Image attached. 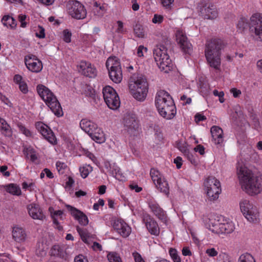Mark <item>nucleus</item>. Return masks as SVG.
<instances>
[{"label":"nucleus","instance_id":"53","mask_svg":"<svg viewBox=\"0 0 262 262\" xmlns=\"http://www.w3.org/2000/svg\"><path fill=\"white\" fill-rule=\"evenodd\" d=\"M219 256L223 260V262H231L233 260V259L228 254L225 253L220 254Z\"/></svg>","mask_w":262,"mask_h":262},{"label":"nucleus","instance_id":"22","mask_svg":"<svg viewBox=\"0 0 262 262\" xmlns=\"http://www.w3.org/2000/svg\"><path fill=\"white\" fill-rule=\"evenodd\" d=\"M113 227L119 234L124 237H127L130 233V228L125 223L117 221L114 222Z\"/></svg>","mask_w":262,"mask_h":262},{"label":"nucleus","instance_id":"63","mask_svg":"<svg viewBox=\"0 0 262 262\" xmlns=\"http://www.w3.org/2000/svg\"><path fill=\"white\" fill-rule=\"evenodd\" d=\"M145 50V51H147V48H145L143 46H140L137 49V55L141 57L143 56V50Z\"/></svg>","mask_w":262,"mask_h":262},{"label":"nucleus","instance_id":"41","mask_svg":"<svg viewBox=\"0 0 262 262\" xmlns=\"http://www.w3.org/2000/svg\"><path fill=\"white\" fill-rule=\"evenodd\" d=\"M93 170V167L90 165H85L82 167L79 168V171L81 176L83 178H86L90 172Z\"/></svg>","mask_w":262,"mask_h":262},{"label":"nucleus","instance_id":"15","mask_svg":"<svg viewBox=\"0 0 262 262\" xmlns=\"http://www.w3.org/2000/svg\"><path fill=\"white\" fill-rule=\"evenodd\" d=\"M36 129L42 136L52 144L57 143L56 138L51 129L41 122H38L35 124Z\"/></svg>","mask_w":262,"mask_h":262},{"label":"nucleus","instance_id":"50","mask_svg":"<svg viewBox=\"0 0 262 262\" xmlns=\"http://www.w3.org/2000/svg\"><path fill=\"white\" fill-rule=\"evenodd\" d=\"M27 16L26 15L20 14L18 16V20L20 23V27L25 28L27 26V23L26 21Z\"/></svg>","mask_w":262,"mask_h":262},{"label":"nucleus","instance_id":"26","mask_svg":"<svg viewBox=\"0 0 262 262\" xmlns=\"http://www.w3.org/2000/svg\"><path fill=\"white\" fill-rule=\"evenodd\" d=\"M110 79L116 83H120L122 79L121 69L108 70Z\"/></svg>","mask_w":262,"mask_h":262},{"label":"nucleus","instance_id":"14","mask_svg":"<svg viewBox=\"0 0 262 262\" xmlns=\"http://www.w3.org/2000/svg\"><path fill=\"white\" fill-rule=\"evenodd\" d=\"M177 41L182 51L185 54L190 55L192 51V45L188 41V38L183 30H179L176 32Z\"/></svg>","mask_w":262,"mask_h":262},{"label":"nucleus","instance_id":"1","mask_svg":"<svg viewBox=\"0 0 262 262\" xmlns=\"http://www.w3.org/2000/svg\"><path fill=\"white\" fill-rule=\"evenodd\" d=\"M237 174L242 187L249 194H257L262 190L260 179L245 166L237 168Z\"/></svg>","mask_w":262,"mask_h":262},{"label":"nucleus","instance_id":"3","mask_svg":"<svg viewBox=\"0 0 262 262\" xmlns=\"http://www.w3.org/2000/svg\"><path fill=\"white\" fill-rule=\"evenodd\" d=\"M156 106L160 115L166 119H171L176 115L177 110L174 101L168 93L159 91L155 98Z\"/></svg>","mask_w":262,"mask_h":262},{"label":"nucleus","instance_id":"47","mask_svg":"<svg viewBox=\"0 0 262 262\" xmlns=\"http://www.w3.org/2000/svg\"><path fill=\"white\" fill-rule=\"evenodd\" d=\"M184 156L187 158L191 164L193 165H196L198 164L197 160L194 155L192 153L190 152L189 150L188 151H185Z\"/></svg>","mask_w":262,"mask_h":262},{"label":"nucleus","instance_id":"39","mask_svg":"<svg viewBox=\"0 0 262 262\" xmlns=\"http://www.w3.org/2000/svg\"><path fill=\"white\" fill-rule=\"evenodd\" d=\"M77 230L82 240L85 243H88V239L91 238L92 236L86 229H81L78 226L77 227Z\"/></svg>","mask_w":262,"mask_h":262},{"label":"nucleus","instance_id":"42","mask_svg":"<svg viewBox=\"0 0 262 262\" xmlns=\"http://www.w3.org/2000/svg\"><path fill=\"white\" fill-rule=\"evenodd\" d=\"M107 257L109 262H122L119 254L115 252H109Z\"/></svg>","mask_w":262,"mask_h":262},{"label":"nucleus","instance_id":"4","mask_svg":"<svg viewBox=\"0 0 262 262\" xmlns=\"http://www.w3.org/2000/svg\"><path fill=\"white\" fill-rule=\"evenodd\" d=\"M225 47L224 41L219 38L212 39L206 43L205 57L209 66L215 70L220 69L221 50Z\"/></svg>","mask_w":262,"mask_h":262},{"label":"nucleus","instance_id":"34","mask_svg":"<svg viewBox=\"0 0 262 262\" xmlns=\"http://www.w3.org/2000/svg\"><path fill=\"white\" fill-rule=\"evenodd\" d=\"M23 152L26 157V158H30L31 162H35V161L37 159V156L36 154V151L33 148L31 147L25 148L23 150Z\"/></svg>","mask_w":262,"mask_h":262},{"label":"nucleus","instance_id":"17","mask_svg":"<svg viewBox=\"0 0 262 262\" xmlns=\"http://www.w3.org/2000/svg\"><path fill=\"white\" fill-rule=\"evenodd\" d=\"M142 221L151 234L158 235L160 233V228L157 222L147 213L143 214Z\"/></svg>","mask_w":262,"mask_h":262},{"label":"nucleus","instance_id":"29","mask_svg":"<svg viewBox=\"0 0 262 262\" xmlns=\"http://www.w3.org/2000/svg\"><path fill=\"white\" fill-rule=\"evenodd\" d=\"M89 135L96 142L101 143L105 141V137L103 132L98 127H97V129H95Z\"/></svg>","mask_w":262,"mask_h":262},{"label":"nucleus","instance_id":"48","mask_svg":"<svg viewBox=\"0 0 262 262\" xmlns=\"http://www.w3.org/2000/svg\"><path fill=\"white\" fill-rule=\"evenodd\" d=\"M63 40L67 42H70L71 41V38L72 36V33L68 29H65L63 31Z\"/></svg>","mask_w":262,"mask_h":262},{"label":"nucleus","instance_id":"25","mask_svg":"<svg viewBox=\"0 0 262 262\" xmlns=\"http://www.w3.org/2000/svg\"><path fill=\"white\" fill-rule=\"evenodd\" d=\"M12 236L16 242L21 243L25 241L27 235L25 231L22 228L15 227L12 231Z\"/></svg>","mask_w":262,"mask_h":262},{"label":"nucleus","instance_id":"12","mask_svg":"<svg viewBox=\"0 0 262 262\" xmlns=\"http://www.w3.org/2000/svg\"><path fill=\"white\" fill-rule=\"evenodd\" d=\"M123 124L127 132L134 135L139 128V121L137 116L131 112H127L123 118Z\"/></svg>","mask_w":262,"mask_h":262},{"label":"nucleus","instance_id":"46","mask_svg":"<svg viewBox=\"0 0 262 262\" xmlns=\"http://www.w3.org/2000/svg\"><path fill=\"white\" fill-rule=\"evenodd\" d=\"M17 126L19 128V131H20L23 134H24L27 137H31L32 136V133H31V132L21 123H18Z\"/></svg>","mask_w":262,"mask_h":262},{"label":"nucleus","instance_id":"23","mask_svg":"<svg viewBox=\"0 0 262 262\" xmlns=\"http://www.w3.org/2000/svg\"><path fill=\"white\" fill-rule=\"evenodd\" d=\"M148 205L151 211L159 220L164 222H166V214L157 203L150 202Z\"/></svg>","mask_w":262,"mask_h":262},{"label":"nucleus","instance_id":"18","mask_svg":"<svg viewBox=\"0 0 262 262\" xmlns=\"http://www.w3.org/2000/svg\"><path fill=\"white\" fill-rule=\"evenodd\" d=\"M66 208L70 211L71 214L82 226H86L89 223L87 216L81 211L70 205H66Z\"/></svg>","mask_w":262,"mask_h":262},{"label":"nucleus","instance_id":"24","mask_svg":"<svg viewBox=\"0 0 262 262\" xmlns=\"http://www.w3.org/2000/svg\"><path fill=\"white\" fill-rule=\"evenodd\" d=\"M81 128L89 135L97 129V125L93 121L86 119H82L80 122Z\"/></svg>","mask_w":262,"mask_h":262},{"label":"nucleus","instance_id":"13","mask_svg":"<svg viewBox=\"0 0 262 262\" xmlns=\"http://www.w3.org/2000/svg\"><path fill=\"white\" fill-rule=\"evenodd\" d=\"M198 9L200 15L205 19H213L217 17L218 12L216 7L213 5H208L204 2L198 4Z\"/></svg>","mask_w":262,"mask_h":262},{"label":"nucleus","instance_id":"21","mask_svg":"<svg viewBox=\"0 0 262 262\" xmlns=\"http://www.w3.org/2000/svg\"><path fill=\"white\" fill-rule=\"evenodd\" d=\"M81 73L85 76L94 78L97 75V70L91 63L82 61L80 65Z\"/></svg>","mask_w":262,"mask_h":262},{"label":"nucleus","instance_id":"55","mask_svg":"<svg viewBox=\"0 0 262 262\" xmlns=\"http://www.w3.org/2000/svg\"><path fill=\"white\" fill-rule=\"evenodd\" d=\"M39 32L36 33V36L39 38H43L45 37V29L41 26H38Z\"/></svg>","mask_w":262,"mask_h":262},{"label":"nucleus","instance_id":"51","mask_svg":"<svg viewBox=\"0 0 262 262\" xmlns=\"http://www.w3.org/2000/svg\"><path fill=\"white\" fill-rule=\"evenodd\" d=\"M117 23L118 24V28L116 31V32L121 34H124L126 31L124 29L123 22L120 20H118L117 21Z\"/></svg>","mask_w":262,"mask_h":262},{"label":"nucleus","instance_id":"64","mask_svg":"<svg viewBox=\"0 0 262 262\" xmlns=\"http://www.w3.org/2000/svg\"><path fill=\"white\" fill-rule=\"evenodd\" d=\"M182 159L180 157H177L176 159H174V163L176 164L178 169H179L181 167L182 165Z\"/></svg>","mask_w":262,"mask_h":262},{"label":"nucleus","instance_id":"61","mask_svg":"<svg viewBox=\"0 0 262 262\" xmlns=\"http://www.w3.org/2000/svg\"><path fill=\"white\" fill-rule=\"evenodd\" d=\"M206 253L210 256H215L217 255V252L215 250L214 248L208 249L206 251Z\"/></svg>","mask_w":262,"mask_h":262},{"label":"nucleus","instance_id":"32","mask_svg":"<svg viewBox=\"0 0 262 262\" xmlns=\"http://www.w3.org/2000/svg\"><path fill=\"white\" fill-rule=\"evenodd\" d=\"M48 246L43 242H38L36 247V254L38 256L43 257L47 254Z\"/></svg>","mask_w":262,"mask_h":262},{"label":"nucleus","instance_id":"62","mask_svg":"<svg viewBox=\"0 0 262 262\" xmlns=\"http://www.w3.org/2000/svg\"><path fill=\"white\" fill-rule=\"evenodd\" d=\"M230 92L232 93L234 98H238L241 94V91L236 88H232L230 90Z\"/></svg>","mask_w":262,"mask_h":262},{"label":"nucleus","instance_id":"9","mask_svg":"<svg viewBox=\"0 0 262 262\" xmlns=\"http://www.w3.org/2000/svg\"><path fill=\"white\" fill-rule=\"evenodd\" d=\"M242 212L248 221L251 223L257 222L258 220V212L257 208L254 206L250 201L244 200L240 203Z\"/></svg>","mask_w":262,"mask_h":262},{"label":"nucleus","instance_id":"56","mask_svg":"<svg viewBox=\"0 0 262 262\" xmlns=\"http://www.w3.org/2000/svg\"><path fill=\"white\" fill-rule=\"evenodd\" d=\"M194 118H195V121L196 123H198L200 121H204V120H206V117L200 113H197L195 115Z\"/></svg>","mask_w":262,"mask_h":262},{"label":"nucleus","instance_id":"43","mask_svg":"<svg viewBox=\"0 0 262 262\" xmlns=\"http://www.w3.org/2000/svg\"><path fill=\"white\" fill-rule=\"evenodd\" d=\"M134 31L137 37L139 38H143L144 37V30L141 25L139 24H136L134 27Z\"/></svg>","mask_w":262,"mask_h":262},{"label":"nucleus","instance_id":"10","mask_svg":"<svg viewBox=\"0 0 262 262\" xmlns=\"http://www.w3.org/2000/svg\"><path fill=\"white\" fill-rule=\"evenodd\" d=\"M69 14L77 19H82L86 16V11L83 5L76 1H70L67 5Z\"/></svg>","mask_w":262,"mask_h":262},{"label":"nucleus","instance_id":"36","mask_svg":"<svg viewBox=\"0 0 262 262\" xmlns=\"http://www.w3.org/2000/svg\"><path fill=\"white\" fill-rule=\"evenodd\" d=\"M155 185L157 189H158L161 192H163L165 194H168L169 193L168 184L164 178H163Z\"/></svg>","mask_w":262,"mask_h":262},{"label":"nucleus","instance_id":"49","mask_svg":"<svg viewBox=\"0 0 262 262\" xmlns=\"http://www.w3.org/2000/svg\"><path fill=\"white\" fill-rule=\"evenodd\" d=\"M135 262H145L141 255L137 252H134L132 253Z\"/></svg>","mask_w":262,"mask_h":262},{"label":"nucleus","instance_id":"27","mask_svg":"<svg viewBox=\"0 0 262 262\" xmlns=\"http://www.w3.org/2000/svg\"><path fill=\"white\" fill-rule=\"evenodd\" d=\"M0 132L6 137H11L12 135V129L6 121L0 117Z\"/></svg>","mask_w":262,"mask_h":262},{"label":"nucleus","instance_id":"5","mask_svg":"<svg viewBox=\"0 0 262 262\" xmlns=\"http://www.w3.org/2000/svg\"><path fill=\"white\" fill-rule=\"evenodd\" d=\"M129 89L134 98L143 101L148 91V84L146 77L140 73L133 74L129 80Z\"/></svg>","mask_w":262,"mask_h":262},{"label":"nucleus","instance_id":"28","mask_svg":"<svg viewBox=\"0 0 262 262\" xmlns=\"http://www.w3.org/2000/svg\"><path fill=\"white\" fill-rule=\"evenodd\" d=\"M105 65L107 70L121 69L120 61L116 57H109L106 61Z\"/></svg>","mask_w":262,"mask_h":262},{"label":"nucleus","instance_id":"38","mask_svg":"<svg viewBox=\"0 0 262 262\" xmlns=\"http://www.w3.org/2000/svg\"><path fill=\"white\" fill-rule=\"evenodd\" d=\"M83 93L86 96H88L92 99L96 100V94L95 91L90 85H85L83 87Z\"/></svg>","mask_w":262,"mask_h":262},{"label":"nucleus","instance_id":"11","mask_svg":"<svg viewBox=\"0 0 262 262\" xmlns=\"http://www.w3.org/2000/svg\"><path fill=\"white\" fill-rule=\"evenodd\" d=\"M251 33H254L253 37L255 40L262 41V16L260 14H254L251 17Z\"/></svg>","mask_w":262,"mask_h":262},{"label":"nucleus","instance_id":"19","mask_svg":"<svg viewBox=\"0 0 262 262\" xmlns=\"http://www.w3.org/2000/svg\"><path fill=\"white\" fill-rule=\"evenodd\" d=\"M30 216L34 220L43 221L46 218L42 209L38 204H30L27 206Z\"/></svg>","mask_w":262,"mask_h":262},{"label":"nucleus","instance_id":"20","mask_svg":"<svg viewBox=\"0 0 262 262\" xmlns=\"http://www.w3.org/2000/svg\"><path fill=\"white\" fill-rule=\"evenodd\" d=\"M210 132L212 142L216 145L222 146L224 142L223 129L218 126L214 125L211 127Z\"/></svg>","mask_w":262,"mask_h":262},{"label":"nucleus","instance_id":"60","mask_svg":"<svg viewBox=\"0 0 262 262\" xmlns=\"http://www.w3.org/2000/svg\"><path fill=\"white\" fill-rule=\"evenodd\" d=\"M97 11V15L98 16H102L105 12L106 9L103 4H101L96 10Z\"/></svg>","mask_w":262,"mask_h":262},{"label":"nucleus","instance_id":"30","mask_svg":"<svg viewBox=\"0 0 262 262\" xmlns=\"http://www.w3.org/2000/svg\"><path fill=\"white\" fill-rule=\"evenodd\" d=\"M219 229L222 233L229 234L234 231V227L232 223H225L219 224Z\"/></svg>","mask_w":262,"mask_h":262},{"label":"nucleus","instance_id":"40","mask_svg":"<svg viewBox=\"0 0 262 262\" xmlns=\"http://www.w3.org/2000/svg\"><path fill=\"white\" fill-rule=\"evenodd\" d=\"M51 215L53 223L55 225H58V219L63 220L65 219V215L62 210H56L51 212Z\"/></svg>","mask_w":262,"mask_h":262},{"label":"nucleus","instance_id":"44","mask_svg":"<svg viewBox=\"0 0 262 262\" xmlns=\"http://www.w3.org/2000/svg\"><path fill=\"white\" fill-rule=\"evenodd\" d=\"M239 262H255L253 256L248 253L242 254L238 259Z\"/></svg>","mask_w":262,"mask_h":262},{"label":"nucleus","instance_id":"6","mask_svg":"<svg viewBox=\"0 0 262 262\" xmlns=\"http://www.w3.org/2000/svg\"><path fill=\"white\" fill-rule=\"evenodd\" d=\"M39 96L45 102L52 112L57 117L63 115V112L60 104L53 93L46 86L38 84L36 88Z\"/></svg>","mask_w":262,"mask_h":262},{"label":"nucleus","instance_id":"16","mask_svg":"<svg viewBox=\"0 0 262 262\" xmlns=\"http://www.w3.org/2000/svg\"><path fill=\"white\" fill-rule=\"evenodd\" d=\"M25 63L28 69L34 73H38L42 69L41 61L33 55L25 56Z\"/></svg>","mask_w":262,"mask_h":262},{"label":"nucleus","instance_id":"37","mask_svg":"<svg viewBox=\"0 0 262 262\" xmlns=\"http://www.w3.org/2000/svg\"><path fill=\"white\" fill-rule=\"evenodd\" d=\"M7 192L16 195H20L21 194V190L20 187L15 184H10L5 186Z\"/></svg>","mask_w":262,"mask_h":262},{"label":"nucleus","instance_id":"54","mask_svg":"<svg viewBox=\"0 0 262 262\" xmlns=\"http://www.w3.org/2000/svg\"><path fill=\"white\" fill-rule=\"evenodd\" d=\"M8 169V167L6 165H3L0 166V171L4 176L8 177H9L10 175V173L9 171H7Z\"/></svg>","mask_w":262,"mask_h":262},{"label":"nucleus","instance_id":"35","mask_svg":"<svg viewBox=\"0 0 262 262\" xmlns=\"http://www.w3.org/2000/svg\"><path fill=\"white\" fill-rule=\"evenodd\" d=\"M2 22L4 26L7 27H10L11 28H14L17 25L16 21L14 18L9 15L3 16L2 19Z\"/></svg>","mask_w":262,"mask_h":262},{"label":"nucleus","instance_id":"45","mask_svg":"<svg viewBox=\"0 0 262 262\" xmlns=\"http://www.w3.org/2000/svg\"><path fill=\"white\" fill-rule=\"evenodd\" d=\"M169 252L171 257L173 260V262H181V259L178 255V252L176 249L170 248Z\"/></svg>","mask_w":262,"mask_h":262},{"label":"nucleus","instance_id":"2","mask_svg":"<svg viewBox=\"0 0 262 262\" xmlns=\"http://www.w3.org/2000/svg\"><path fill=\"white\" fill-rule=\"evenodd\" d=\"M170 39L166 35H162L160 42L153 50V56L155 61L161 71L168 72L170 70L171 60L167 54V50L171 47Z\"/></svg>","mask_w":262,"mask_h":262},{"label":"nucleus","instance_id":"7","mask_svg":"<svg viewBox=\"0 0 262 262\" xmlns=\"http://www.w3.org/2000/svg\"><path fill=\"white\" fill-rule=\"evenodd\" d=\"M204 190L206 192L208 199L210 201H213L219 198L221 192L220 181L214 177H209L204 183Z\"/></svg>","mask_w":262,"mask_h":262},{"label":"nucleus","instance_id":"57","mask_svg":"<svg viewBox=\"0 0 262 262\" xmlns=\"http://www.w3.org/2000/svg\"><path fill=\"white\" fill-rule=\"evenodd\" d=\"M19 90L24 93L26 94L28 90L27 84L23 81L22 82H20L19 84Z\"/></svg>","mask_w":262,"mask_h":262},{"label":"nucleus","instance_id":"33","mask_svg":"<svg viewBox=\"0 0 262 262\" xmlns=\"http://www.w3.org/2000/svg\"><path fill=\"white\" fill-rule=\"evenodd\" d=\"M51 255L58 257L61 258H64L66 253L59 245H54L51 250Z\"/></svg>","mask_w":262,"mask_h":262},{"label":"nucleus","instance_id":"59","mask_svg":"<svg viewBox=\"0 0 262 262\" xmlns=\"http://www.w3.org/2000/svg\"><path fill=\"white\" fill-rule=\"evenodd\" d=\"M194 150L195 152H199L201 155H203L205 153V148L203 145L201 144L197 145L194 148Z\"/></svg>","mask_w":262,"mask_h":262},{"label":"nucleus","instance_id":"8","mask_svg":"<svg viewBox=\"0 0 262 262\" xmlns=\"http://www.w3.org/2000/svg\"><path fill=\"white\" fill-rule=\"evenodd\" d=\"M104 100L109 108L117 109L120 104L119 97L115 90L110 86H106L102 91Z\"/></svg>","mask_w":262,"mask_h":262},{"label":"nucleus","instance_id":"31","mask_svg":"<svg viewBox=\"0 0 262 262\" xmlns=\"http://www.w3.org/2000/svg\"><path fill=\"white\" fill-rule=\"evenodd\" d=\"M251 26V19L250 21L248 19L245 17H241L237 24V27L238 30H239L241 32L244 31L245 29H247L248 28L250 29Z\"/></svg>","mask_w":262,"mask_h":262},{"label":"nucleus","instance_id":"58","mask_svg":"<svg viewBox=\"0 0 262 262\" xmlns=\"http://www.w3.org/2000/svg\"><path fill=\"white\" fill-rule=\"evenodd\" d=\"M84 260L86 262H88L87 258L84 255L79 254L74 258V262H84Z\"/></svg>","mask_w":262,"mask_h":262},{"label":"nucleus","instance_id":"52","mask_svg":"<svg viewBox=\"0 0 262 262\" xmlns=\"http://www.w3.org/2000/svg\"><path fill=\"white\" fill-rule=\"evenodd\" d=\"M163 20V16L161 15L155 14L152 18V21L154 24H160Z\"/></svg>","mask_w":262,"mask_h":262}]
</instances>
